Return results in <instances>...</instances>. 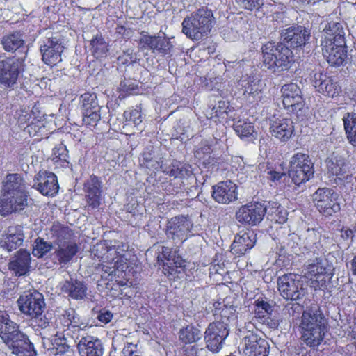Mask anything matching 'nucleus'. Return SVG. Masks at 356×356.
Returning a JSON list of instances; mask_svg holds the SVG:
<instances>
[{"label":"nucleus","instance_id":"f257e3e1","mask_svg":"<svg viewBox=\"0 0 356 356\" xmlns=\"http://www.w3.org/2000/svg\"><path fill=\"white\" fill-rule=\"evenodd\" d=\"M343 35V27L337 22L329 23L324 29V38L321 42L322 51L323 56L331 65H341L347 58Z\"/></svg>","mask_w":356,"mask_h":356},{"label":"nucleus","instance_id":"f03ea898","mask_svg":"<svg viewBox=\"0 0 356 356\" xmlns=\"http://www.w3.org/2000/svg\"><path fill=\"white\" fill-rule=\"evenodd\" d=\"M213 22L211 11L201 8L185 17L182 22V32L192 40L198 41L210 33Z\"/></svg>","mask_w":356,"mask_h":356},{"label":"nucleus","instance_id":"7ed1b4c3","mask_svg":"<svg viewBox=\"0 0 356 356\" xmlns=\"http://www.w3.org/2000/svg\"><path fill=\"white\" fill-rule=\"evenodd\" d=\"M22 178L19 174H9L3 182L1 198L2 215L22 209Z\"/></svg>","mask_w":356,"mask_h":356},{"label":"nucleus","instance_id":"20e7f679","mask_svg":"<svg viewBox=\"0 0 356 356\" xmlns=\"http://www.w3.org/2000/svg\"><path fill=\"white\" fill-rule=\"evenodd\" d=\"M322 321L323 316L316 307L303 312L300 327L302 339L307 346L315 347L322 341L324 335Z\"/></svg>","mask_w":356,"mask_h":356},{"label":"nucleus","instance_id":"39448f33","mask_svg":"<svg viewBox=\"0 0 356 356\" xmlns=\"http://www.w3.org/2000/svg\"><path fill=\"white\" fill-rule=\"evenodd\" d=\"M263 64L273 72L286 70L293 61L291 50L282 44L268 42L262 47Z\"/></svg>","mask_w":356,"mask_h":356},{"label":"nucleus","instance_id":"423d86ee","mask_svg":"<svg viewBox=\"0 0 356 356\" xmlns=\"http://www.w3.org/2000/svg\"><path fill=\"white\" fill-rule=\"evenodd\" d=\"M0 337L12 350V353L19 355L22 353V334L18 326L10 321L8 314L0 310Z\"/></svg>","mask_w":356,"mask_h":356},{"label":"nucleus","instance_id":"0eeeda50","mask_svg":"<svg viewBox=\"0 0 356 356\" xmlns=\"http://www.w3.org/2000/svg\"><path fill=\"white\" fill-rule=\"evenodd\" d=\"M289 175L297 186L308 181L313 175L309 156L301 152L295 154L289 162Z\"/></svg>","mask_w":356,"mask_h":356},{"label":"nucleus","instance_id":"6e6552de","mask_svg":"<svg viewBox=\"0 0 356 356\" xmlns=\"http://www.w3.org/2000/svg\"><path fill=\"white\" fill-rule=\"evenodd\" d=\"M339 195L328 188H318L313 195L312 200L317 209L325 216H332L340 211Z\"/></svg>","mask_w":356,"mask_h":356},{"label":"nucleus","instance_id":"1a4fd4ad","mask_svg":"<svg viewBox=\"0 0 356 356\" xmlns=\"http://www.w3.org/2000/svg\"><path fill=\"white\" fill-rule=\"evenodd\" d=\"M278 290L286 300H296L305 295L302 282L298 275L286 274L277 280Z\"/></svg>","mask_w":356,"mask_h":356},{"label":"nucleus","instance_id":"9d476101","mask_svg":"<svg viewBox=\"0 0 356 356\" xmlns=\"http://www.w3.org/2000/svg\"><path fill=\"white\" fill-rule=\"evenodd\" d=\"M267 212V207L260 202H250L238 208L236 220L245 225L254 226L259 224Z\"/></svg>","mask_w":356,"mask_h":356},{"label":"nucleus","instance_id":"9b49d317","mask_svg":"<svg viewBox=\"0 0 356 356\" xmlns=\"http://www.w3.org/2000/svg\"><path fill=\"white\" fill-rule=\"evenodd\" d=\"M128 267L125 254L118 252L115 248L109 249L106 260L102 264V270L109 276L119 277Z\"/></svg>","mask_w":356,"mask_h":356},{"label":"nucleus","instance_id":"f8f14e48","mask_svg":"<svg viewBox=\"0 0 356 356\" xmlns=\"http://www.w3.org/2000/svg\"><path fill=\"white\" fill-rule=\"evenodd\" d=\"M270 132L277 140L286 143L294 132L292 120L283 116H273L270 121Z\"/></svg>","mask_w":356,"mask_h":356},{"label":"nucleus","instance_id":"ddd939ff","mask_svg":"<svg viewBox=\"0 0 356 356\" xmlns=\"http://www.w3.org/2000/svg\"><path fill=\"white\" fill-rule=\"evenodd\" d=\"M204 334L207 348L217 353L222 348V342L228 336V331L223 323L218 322L211 323Z\"/></svg>","mask_w":356,"mask_h":356},{"label":"nucleus","instance_id":"4468645a","mask_svg":"<svg viewBox=\"0 0 356 356\" xmlns=\"http://www.w3.org/2000/svg\"><path fill=\"white\" fill-rule=\"evenodd\" d=\"M63 49L60 39L56 37L48 38L40 47L43 62L49 65H56L61 61Z\"/></svg>","mask_w":356,"mask_h":356},{"label":"nucleus","instance_id":"2eb2a0df","mask_svg":"<svg viewBox=\"0 0 356 356\" xmlns=\"http://www.w3.org/2000/svg\"><path fill=\"white\" fill-rule=\"evenodd\" d=\"M33 186L40 193L46 196L55 195L59 189L55 174L47 171H40L37 174Z\"/></svg>","mask_w":356,"mask_h":356},{"label":"nucleus","instance_id":"dca6fc26","mask_svg":"<svg viewBox=\"0 0 356 356\" xmlns=\"http://www.w3.org/2000/svg\"><path fill=\"white\" fill-rule=\"evenodd\" d=\"M83 120L90 124L100 120L99 106L95 94L86 92L81 96Z\"/></svg>","mask_w":356,"mask_h":356},{"label":"nucleus","instance_id":"f3484780","mask_svg":"<svg viewBox=\"0 0 356 356\" xmlns=\"http://www.w3.org/2000/svg\"><path fill=\"white\" fill-rule=\"evenodd\" d=\"M305 276L309 282L312 287L317 289L323 286L325 284L327 277L326 268L323 260L316 259L309 264Z\"/></svg>","mask_w":356,"mask_h":356},{"label":"nucleus","instance_id":"a211bd4d","mask_svg":"<svg viewBox=\"0 0 356 356\" xmlns=\"http://www.w3.org/2000/svg\"><path fill=\"white\" fill-rule=\"evenodd\" d=\"M268 343L264 339L249 332L243 340V352L245 356H267Z\"/></svg>","mask_w":356,"mask_h":356},{"label":"nucleus","instance_id":"6ab92c4d","mask_svg":"<svg viewBox=\"0 0 356 356\" xmlns=\"http://www.w3.org/2000/svg\"><path fill=\"white\" fill-rule=\"evenodd\" d=\"M237 186L231 181H220L213 186L212 197L218 203L229 204L237 199Z\"/></svg>","mask_w":356,"mask_h":356},{"label":"nucleus","instance_id":"aec40b11","mask_svg":"<svg viewBox=\"0 0 356 356\" xmlns=\"http://www.w3.org/2000/svg\"><path fill=\"white\" fill-rule=\"evenodd\" d=\"M313 85L318 92L330 97L338 96L341 92L339 85L322 72L314 74Z\"/></svg>","mask_w":356,"mask_h":356},{"label":"nucleus","instance_id":"412c9836","mask_svg":"<svg viewBox=\"0 0 356 356\" xmlns=\"http://www.w3.org/2000/svg\"><path fill=\"white\" fill-rule=\"evenodd\" d=\"M192 228L191 222L185 217H175L172 218L168 224L167 235L173 240L185 241Z\"/></svg>","mask_w":356,"mask_h":356},{"label":"nucleus","instance_id":"4be33fe9","mask_svg":"<svg viewBox=\"0 0 356 356\" xmlns=\"http://www.w3.org/2000/svg\"><path fill=\"white\" fill-rule=\"evenodd\" d=\"M310 33L302 26H292L282 31L281 37L283 41L289 43L292 47L304 45L309 38Z\"/></svg>","mask_w":356,"mask_h":356},{"label":"nucleus","instance_id":"5701e85b","mask_svg":"<svg viewBox=\"0 0 356 356\" xmlns=\"http://www.w3.org/2000/svg\"><path fill=\"white\" fill-rule=\"evenodd\" d=\"M256 242V235L253 232H241L232 244L231 251L234 254L241 256L252 249Z\"/></svg>","mask_w":356,"mask_h":356},{"label":"nucleus","instance_id":"b1692460","mask_svg":"<svg viewBox=\"0 0 356 356\" xmlns=\"http://www.w3.org/2000/svg\"><path fill=\"white\" fill-rule=\"evenodd\" d=\"M44 302L43 296L37 291L29 292L26 296V300L24 302V314L30 316L31 318H36L41 316Z\"/></svg>","mask_w":356,"mask_h":356},{"label":"nucleus","instance_id":"393cba45","mask_svg":"<svg viewBox=\"0 0 356 356\" xmlns=\"http://www.w3.org/2000/svg\"><path fill=\"white\" fill-rule=\"evenodd\" d=\"M282 103L285 108H296L302 105L301 90L297 84L291 83L282 87Z\"/></svg>","mask_w":356,"mask_h":356},{"label":"nucleus","instance_id":"a878e982","mask_svg":"<svg viewBox=\"0 0 356 356\" xmlns=\"http://www.w3.org/2000/svg\"><path fill=\"white\" fill-rule=\"evenodd\" d=\"M56 329L58 330L56 331L54 335L58 339L64 337L63 332L67 330L70 326L79 327L81 330L86 327L85 323H79V318L76 316L74 311L72 309L67 311L65 315H63L58 320H56Z\"/></svg>","mask_w":356,"mask_h":356},{"label":"nucleus","instance_id":"bb28decb","mask_svg":"<svg viewBox=\"0 0 356 356\" xmlns=\"http://www.w3.org/2000/svg\"><path fill=\"white\" fill-rule=\"evenodd\" d=\"M18 62L8 58L0 62V82L6 86L14 84L18 76Z\"/></svg>","mask_w":356,"mask_h":356},{"label":"nucleus","instance_id":"cd10ccee","mask_svg":"<svg viewBox=\"0 0 356 356\" xmlns=\"http://www.w3.org/2000/svg\"><path fill=\"white\" fill-rule=\"evenodd\" d=\"M81 356H102L103 347L101 341L92 336H86L81 339L77 345Z\"/></svg>","mask_w":356,"mask_h":356},{"label":"nucleus","instance_id":"c85d7f7f","mask_svg":"<svg viewBox=\"0 0 356 356\" xmlns=\"http://www.w3.org/2000/svg\"><path fill=\"white\" fill-rule=\"evenodd\" d=\"M101 185L98 178L95 176L90 177L86 184V198L88 203L92 208H97L100 204Z\"/></svg>","mask_w":356,"mask_h":356},{"label":"nucleus","instance_id":"c756f323","mask_svg":"<svg viewBox=\"0 0 356 356\" xmlns=\"http://www.w3.org/2000/svg\"><path fill=\"white\" fill-rule=\"evenodd\" d=\"M140 43L143 47L158 50L163 54L170 53L172 48V44L168 39L156 36L143 35L140 39Z\"/></svg>","mask_w":356,"mask_h":356},{"label":"nucleus","instance_id":"7c9ffc66","mask_svg":"<svg viewBox=\"0 0 356 356\" xmlns=\"http://www.w3.org/2000/svg\"><path fill=\"white\" fill-rule=\"evenodd\" d=\"M326 165L328 172L336 176L343 175L347 170V165L343 156L338 154H332L326 160Z\"/></svg>","mask_w":356,"mask_h":356},{"label":"nucleus","instance_id":"2f4dec72","mask_svg":"<svg viewBox=\"0 0 356 356\" xmlns=\"http://www.w3.org/2000/svg\"><path fill=\"white\" fill-rule=\"evenodd\" d=\"M240 84L244 88V94L252 95L254 99L264 88V83L256 77L242 79Z\"/></svg>","mask_w":356,"mask_h":356},{"label":"nucleus","instance_id":"473e14b6","mask_svg":"<svg viewBox=\"0 0 356 356\" xmlns=\"http://www.w3.org/2000/svg\"><path fill=\"white\" fill-rule=\"evenodd\" d=\"M343 121L348 140L356 147V113H347Z\"/></svg>","mask_w":356,"mask_h":356},{"label":"nucleus","instance_id":"72a5a7b5","mask_svg":"<svg viewBox=\"0 0 356 356\" xmlns=\"http://www.w3.org/2000/svg\"><path fill=\"white\" fill-rule=\"evenodd\" d=\"M267 211L272 220H275L280 224L284 222L287 219L286 211L277 202H269Z\"/></svg>","mask_w":356,"mask_h":356},{"label":"nucleus","instance_id":"f704fd0d","mask_svg":"<svg viewBox=\"0 0 356 356\" xmlns=\"http://www.w3.org/2000/svg\"><path fill=\"white\" fill-rule=\"evenodd\" d=\"M78 248L75 243H70L60 245L56 250V255L60 262L69 261L77 252Z\"/></svg>","mask_w":356,"mask_h":356},{"label":"nucleus","instance_id":"c9c22d12","mask_svg":"<svg viewBox=\"0 0 356 356\" xmlns=\"http://www.w3.org/2000/svg\"><path fill=\"white\" fill-rule=\"evenodd\" d=\"M1 43L5 50L16 51L22 45V38L20 32H15L3 38Z\"/></svg>","mask_w":356,"mask_h":356},{"label":"nucleus","instance_id":"e433bc0d","mask_svg":"<svg viewBox=\"0 0 356 356\" xmlns=\"http://www.w3.org/2000/svg\"><path fill=\"white\" fill-rule=\"evenodd\" d=\"M201 338L200 331L193 326L188 325L179 332V339L184 343H192Z\"/></svg>","mask_w":356,"mask_h":356},{"label":"nucleus","instance_id":"4c0bfd02","mask_svg":"<svg viewBox=\"0 0 356 356\" xmlns=\"http://www.w3.org/2000/svg\"><path fill=\"white\" fill-rule=\"evenodd\" d=\"M92 54L97 58L105 57L108 51V44L102 36H96L91 40Z\"/></svg>","mask_w":356,"mask_h":356},{"label":"nucleus","instance_id":"58836bf2","mask_svg":"<svg viewBox=\"0 0 356 356\" xmlns=\"http://www.w3.org/2000/svg\"><path fill=\"white\" fill-rule=\"evenodd\" d=\"M234 129L241 138L251 137L252 139H256L257 137V134L250 122H238L234 126Z\"/></svg>","mask_w":356,"mask_h":356},{"label":"nucleus","instance_id":"ea45409f","mask_svg":"<svg viewBox=\"0 0 356 356\" xmlns=\"http://www.w3.org/2000/svg\"><path fill=\"white\" fill-rule=\"evenodd\" d=\"M64 288L68 289L69 295L75 299H81L85 296L86 287L81 282H76L74 284L67 282Z\"/></svg>","mask_w":356,"mask_h":356},{"label":"nucleus","instance_id":"a19ab883","mask_svg":"<svg viewBox=\"0 0 356 356\" xmlns=\"http://www.w3.org/2000/svg\"><path fill=\"white\" fill-rule=\"evenodd\" d=\"M273 312L272 306L264 300H257L255 302V316L263 320L268 315H270Z\"/></svg>","mask_w":356,"mask_h":356},{"label":"nucleus","instance_id":"79ce46f5","mask_svg":"<svg viewBox=\"0 0 356 356\" xmlns=\"http://www.w3.org/2000/svg\"><path fill=\"white\" fill-rule=\"evenodd\" d=\"M9 269L13 271L15 276L22 275V249L19 248L9 263Z\"/></svg>","mask_w":356,"mask_h":356},{"label":"nucleus","instance_id":"37998d69","mask_svg":"<svg viewBox=\"0 0 356 356\" xmlns=\"http://www.w3.org/2000/svg\"><path fill=\"white\" fill-rule=\"evenodd\" d=\"M172 264H169L172 268H167L163 267V270L165 273H168L169 275H172L177 272L178 273H181L184 271V268L185 267L184 261L183 259L175 254L173 255V258L171 259Z\"/></svg>","mask_w":356,"mask_h":356},{"label":"nucleus","instance_id":"c03bdc74","mask_svg":"<svg viewBox=\"0 0 356 356\" xmlns=\"http://www.w3.org/2000/svg\"><path fill=\"white\" fill-rule=\"evenodd\" d=\"M174 254H175L172 253L169 248L162 246L161 250L159 251V254L157 256L158 261L163 262V267L172 268V267L169 264H172L171 259L173 258Z\"/></svg>","mask_w":356,"mask_h":356},{"label":"nucleus","instance_id":"a18cd8bd","mask_svg":"<svg viewBox=\"0 0 356 356\" xmlns=\"http://www.w3.org/2000/svg\"><path fill=\"white\" fill-rule=\"evenodd\" d=\"M51 248V245L42 241V239H37L35 241L33 254L37 257H42L44 254L47 253Z\"/></svg>","mask_w":356,"mask_h":356},{"label":"nucleus","instance_id":"49530a36","mask_svg":"<svg viewBox=\"0 0 356 356\" xmlns=\"http://www.w3.org/2000/svg\"><path fill=\"white\" fill-rule=\"evenodd\" d=\"M1 246L6 245L8 251L16 249L22 244L19 234H10L4 241H1Z\"/></svg>","mask_w":356,"mask_h":356},{"label":"nucleus","instance_id":"de8ad7c7","mask_svg":"<svg viewBox=\"0 0 356 356\" xmlns=\"http://www.w3.org/2000/svg\"><path fill=\"white\" fill-rule=\"evenodd\" d=\"M124 118L126 122H131L135 126L140 124L142 122L141 112L138 109H131L124 111Z\"/></svg>","mask_w":356,"mask_h":356},{"label":"nucleus","instance_id":"09e8293b","mask_svg":"<svg viewBox=\"0 0 356 356\" xmlns=\"http://www.w3.org/2000/svg\"><path fill=\"white\" fill-rule=\"evenodd\" d=\"M237 4L247 10H252L261 4V0H236Z\"/></svg>","mask_w":356,"mask_h":356},{"label":"nucleus","instance_id":"8fccbe9b","mask_svg":"<svg viewBox=\"0 0 356 356\" xmlns=\"http://www.w3.org/2000/svg\"><path fill=\"white\" fill-rule=\"evenodd\" d=\"M36 351L32 343L24 335V356H35Z\"/></svg>","mask_w":356,"mask_h":356},{"label":"nucleus","instance_id":"3c124183","mask_svg":"<svg viewBox=\"0 0 356 356\" xmlns=\"http://www.w3.org/2000/svg\"><path fill=\"white\" fill-rule=\"evenodd\" d=\"M112 318L113 314L109 311L102 312L98 315L99 321L105 324L109 323Z\"/></svg>","mask_w":356,"mask_h":356},{"label":"nucleus","instance_id":"603ef678","mask_svg":"<svg viewBox=\"0 0 356 356\" xmlns=\"http://www.w3.org/2000/svg\"><path fill=\"white\" fill-rule=\"evenodd\" d=\"M34 319L33 321L35 322L36 325L41 328H46L49 326V322L48 321V318L44 316V318H39V316L36 318H32Z\"/></svg>","mask_w":356,"mask_h":356},{"label":"nucleus","instance_id":"864d4df0","mask_svg":"<svg viewBox=\"0 0 356 356\" xmlns=\"http://www.w3.org/2000/svg\"><path fill=\"white\" fill-rule=\"evenodd\" d=\"M134 346L132 344H128L123 349L124 356H138L137 353L133 350Z\"/></svg>","mask_w":356,"mask_h":356},{"label":"nucleus","instance_id":"5fc2aeb1","mask_svg":"<svg viewBox=\"0 0 356 356\" xmlns=\"http://www.w3.org/2000/svg\"><path fill=\"white\" fill-rule=\"evenodd\" d=\"M268 174L270 175V179L272 181H275L280 179L281 176L282 175V174H280L276 171H270Z\"/></svg>","mask_w":356,"mask_h":356},{"label":"nucleus","instance_id":"6e6d98bb","mask_svg":"<svg viewBox=\"0 0 356 356\" xmlns=\"http://www.w3.org/2000/svg\"><path fill=\"white\" fill-rule=\"evenodd\" d=\"M353 232L350 229L345 230L342 234L343 237L350 238L352 237Z\"/></svg>","mask_w":356,"mask_h":356},{"label":"nucleus","instance_id":"4d7b16f0","mask_svg":"<svg viewBox=\"0 0 356 356\" xmlns=\"http://www.w3.org/2000/svg\"><path fill=\"white\" fill-rule=\"evenodd\" d=\"M352 270L353 273L356 275V256L353 258L352 261Z\"/></svg>","mask_w":356,"mask_h":356},{"label":"nucleus","instance_id":"13d9d810","mask_svg":"<svg viewBox=\"0 0 356 356\" xmlns=\"http://www.w3.org/2000/svg\"><path fill=\"white\" fill-rule=\"evenodd\" d=\"M22 296H20L18 300H17V304H18V306H19V310L22 312Z\"/></svg>","mask_w":356,"mask_h":356}]
</instances>
